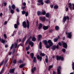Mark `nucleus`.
<instances>
[{
    "label": "nucleus",
    "mask_w": 74,
    "mask_h": 74,
    "mask_svg": "<svg viewBox=\"0 0 74 74\" xmlns=\"http://www.w3.org/2000/svg\"><path fill=\"white\" fill-rule=\"evenodd\" d=\"M48 43L49 44V45H46L47 48H49L50 47H52L53 45V43L51 40H49L48 41Z\"/></svg>",
    "instance_id": "nucleus-1"
},
{
    "label": "nucleus",
    "mask_w": 74,
    "mask_h": 74,
    "mask_svg": "<svg viewBox=\"0 0 74 74\" xmlns=\"http://www.w3.org/2000/svg\"><path fill=\"white\" fill-rule=\"evenodd\" d=\"M56 59L57 60H64V58H63V57H61V56H56Z\"/></svg>",
    "instance_id": "nucleus-2"
},
{
    "label": "nucleus",
    "mask_w": 74,
    "mask_h": 74,
    "mask_svg": "<svg viewBox=\"0 0 74 74\" xmlns=\"http://www.w3.org/2000/svg\"><path fill=\"white\" fill-rule=\"evenodd\" d=\"M67 19H69V16H67L64 17L63 18V22L64 23L66 21Z\"/></svg>",
    "instance_id": "nucleus-3"
},
{
    "label": "nucleus",
    "mask_w": 74,
    "mask_h": 74,
    "mask_svg": "<svg viewBox=\"0 0 74 74\" xmlns=\"http://www.w3.org/2000/svg\"><path fill=\"white\" fill-rule=\"evenodd\" d=\"M58 48L59 45H57V46L56 45H54L53 46L52 48V51H54V50H55L56 48V49H58Z\"/></svg>",
    "instance_id": "nucleus-4"
},
{
    "label": "nucleus",
    "mask_w": 74,
    "mask_h": 74,
    "mask_svg": "<svg viewBox=\"0 0 74 74\" xmlns=\"http://www.w3.org/2000/svg\"><path fill=\"white\" fill-rule=\"evenodd\" d=\"M66 34H67V37L69 38H70L71 37V32L69 33L68 32H66Z\"/></svg>",
    "instance_id": "nucleus-5"
},
{
    "label": "nucleus",
    "mask_w": 74,
    "mask_h": 74,
    "mask_svg": "<svg viewBox=\"0 0 74 74\" xmlns=\"http://www.w3.org/2000/svg\"><path fill=\"white\" fill-rule=\"evenodd\" d=\"M60 69H61V67L59 66L57 69V74H60L61 73V72L60 71Z\"/></svg>",
    "instance_id": "nucleus-6"
},
{
    "label": "nucleus",
    "mask_w": 74,
    "mask_h": 74,
    "mask_svg": "<svg viewBox=\"0 0 74 74\" xmlns=\"http://www.w3.org/2000/svg\"><path fill=\"white\" fill-rule=\"evenodd\" d=\"M40 21H41L42 22H44L45 21V17H40Z\"/></svg>",
    "instance_id": "nucleus-7"
},
{
    "label": "nucleus",
    "mask_w": 74,
    "mask_h": 74,
    "mask_svg": "<svg viewBox=\"0 0 74 74\" xmlns=\"http://www.w3.org/2000/svg\"><path fill=\"white\" fill-rule=\"evenodd\" d=\"M23 26L24 28H26L27 27V24L26 22L25 21H24L23 23Z\"/></svg>",
    "instance_id": "nucleus-8"
},
{
    "label": "nucleus",
    "mask_w": 74,
    "mask_h": 74,
    "mask_svg": "<svg viewBox=\"0 0 74 74\" xmlns=\"http://www.w3.org/2000/svg\"><path fill=\"white\" fill-rule=\"evenodd\" d=\"M37 58L38 60H39V59L40 61H41V60H42V57L40 56H39V55H37Z\"/></svg>",
    "instance_id": "nucleus-9"
},
{
    "label": "nucleus",
    "mask_w": 74,
    "mask_h": 74,
    "mask_svg": "<svg viewBox=\"0 0 74 74\" xmlns=\"http://www.w3.org/2000/svg\"><path fill=\"white\" fill-rule=\"evenodd\" d=\"M15 69L14 68L10 69V71H9L10 73H13L14 72V71H15Z\"/></svg>",
    "instance_id": "nucleus-10"
},
{
    "label": "nucleus",
    "mask_w": 74,
    "mask_h": 74,
    "mask_svg": "<svg viewBox=\"0 0 74 74\" xmlns=\"http://www.w3.org/2000/svg\"><path fill=\"white\" fill-rule=\"evenodd\" d=\"M62 45L64 48H67V45L66 43L65 42H63L62 44Z\"/></svg>",
    "instance_id": "nucleus-11"
},
{
    "label": "nucleus",
    "mask_w": 74,
    "mask_h": 74,
    "mask_svg": "<svg viewBox=\"0 0 74 74\" xmlns=\"http://www.w3.org/2000/svg\"><path fill=\"white\" fill-rule=\"evenodd\" d=\"M43 29L44 30H47L48 29V26H43Z\"/></svg>",
    "instance_id": "nucleus-12"
},
{
    "label": "nucleus",
    "mask_w": 74,
    "mask_h": 74,
    "mask_svg": "<svg viewBox=\"0 0 74 74\" xmlns=\"http://www.w3.org/2000/svg\"><path fill=\"white\" fill-rule=\"evenodd\" d=\"M38 3H40L41 5H43L44 4V2H43V1L42 0H38Z\"/></svg>",
    "instance_id": "nucleus-13"
},
{
    "label": "nucleus",
    "mask_w": 74,
    "mask_h": 74,
    "mask_svg": "<svg viewBox=\"0 0 74 74\" xmlns=\"http://www.w3.org/2000/svg\"><path fill=\"white\" fill-rule=\"evenodd\" d=\"M46 16L47 18H49L51 17V15L49 13H47L46 14Z\"/></svg>",
    "instance_id": "nucleus-14"
},
{
    "label": "nucleus",
    "mask_w": 74,
    "mask_h": 74,
    "mask_svg": "<svg viewBox=\"0 0 74 74\" xmlns=\"http://www.w3.org/2000/svg\"><path fill=\"white\" fill-rule=\"evenodd\" d=\"M36 67H34L33 69H32V73H34V71H36Z\"/></svg>",
    "instance_id": "nucleus-15"
},
{
    "label": "nucleus",
    "mask_w": 74,
    "mask_h": 74,
    "mask_svg": "<svg viewBox=\"0 0 74 74\" xmlns=\"http://www.w3.org/2000/svg\"><path fill=\"white\" fill-rule=\"evenodd\" d=\"M42 37V36L41 34H40L38 36V41H40L41 40V38Z\"/></svg>",
    "instance_id": "nucleus-16"
},
{
    "label": "nucleus",
    "mask_w": 74,
    "mask_h": 74,
    "mask_svg": "<svg viewBox=\"0 0 74 74\" xmlns=\"http://www.w3.org/2000/svg\"><path fill=\"white\" fill-rule=\"evenodd\" d=\"M69 7L71 10H73V7H72L71 3H69Z\"/></svg>",
    "instance_id": "nucleus-17"
},
{
    "label": "nucleus",
    "mask_w": 74,
    "mask_h": 74,
    "mask_svg": "<svg viewBox=\"0 0 74 74\" xmlns=\"http://www.w3.org/2000/svg\"><path fill=\"white\" fill-rule=\"evenodd\" d=\"M29 45H31V46L32 47L33 46V45H34V43L33 42H32V41H30L29 42Z\"/></svg>",
    "instance_id": "nucleus-18"
},
{
    "label": "nucleus",
    "mask_w": 74,
    "mask_h": 74,
    "mask_svg": "<svg viewBox=\"0 0 74 74\" xmlns=\"http://www.w3.org/2000/svg\"><path fill=\"white\" fill-rule=\"evenodd\" d=\"M43 42L45 43V45H48V42L46 40H45L43 41Z\"/></svg>",
    "instance_id": "nucleus-19"
},
{
    "label": "nucleus",
    "mask_w": 74,
    "mask_h": 74,
    "mask_svg": "<svg viewBox=\"0 0 74 74\" xmlns=\"http://www.w3.org/2000/svg\"><path fill=\"white\" fill-rule=\"evenodd\" d=\"M27 27L28 28H29V21H28V20H27Z\"/></svg>",
    "instance_id": "nucleus-20"
},
{
    "label": "nucleus",
    "mask_w": 74,
    "mask_h": 74,
    "mask_svg": "<svg viewBox=\"0 0 74 74\" xmlns=\"http://www.w3.org/2000/svg\"><path fill=\"white\" fill-rule=\"evenodd\" d=\"M42 14L43 15H45L46 14V12L44 10H42Z\"/></svg>",
    "instance_id": "nucleus-21"
},
{
    "label": "nucleus",
    "mask_w": 74,
    "mask_h": 74,
    "mask_svg": "<svg viewBox=\"0 0 74 74\" xmlns=\"http://www.w3.org/2000/svg\"><path fill=\"white\" fill-rule=\"evenodd\" d=\"M42 26V25L41 23H40L38 29H40Z\"/></svg>",
    "instance_id": "nucleus-22"
},
{
    "label": "nucleus",
    "mask_w": 74,
    "mask_h": 74,
    "mask_svg": "<svg viewBox=\"0 0 74 74\" xmlns=\"http://www.w3.org/2000/svg\"><path fill=\"white\" fill-rule=\"evenodd\" d=\"M30 55L32 59H33V58H34V54L33 53H31Z\"/></svg>",
    "instance_id": "nucleus-23"
},
{
    "label": "nucleus",
    "mask_w": 74,
    "mask_h": 74,
    "mask_svg": "<svg viewBox=\"0 0 74 74\" xmlns=\"http://www.w3.org/2000/svg\"><path fill=\"white\" fill-rule=\"evenodd\" d=\"M25 65V64H22L20 65V66H19V68H22V67H23Z\"/></svg>",
    "instance_id": "nucleus-24"
},
{
    "label": "nucleus",
    "mask_w": 74,
    "mask_h": 74,
    "mask_svg": "<svg viewBox=\"0 0 74 74\" xmlns=\"http://www.w3.org/2000/svg\"><path fill=\"white\" fill-rule=\"evenodd\" d=\"M33 60L34 63H36L37 62V61H36V57H34Z\"/></svg>",
    "instance_id": "nucleus-25"
},
{
    "label": "nucleus",
    "mask_w": 74,
    "mask_h": 74,
    "mask_svg": "<svg viewBox=\"0 0 74 74\" xmlns=\"http://www.w3.org/2000/svg\"><path fill=\"white\" fill-rule=\"evenodd\" d=\"M36 40V38L34 37V36H33L32 38V41H35Z\"/></svg>",
    "instance_id": "nucleus-26"
},
{
    "label": "nucleus",
    "mask_w": 74,
    "mask_h": 74,
    "mask_svg": "<svg viewBox=\"0 0 74 74\" xmlns=\"http://www.w3.org/2000/svg\"><path fill=\"white\" fill-rule=\"evenodd\" d=\"M53 67V65H50L49 66V71H50L51 70V69Z\"/></svg>",
    "instance_id": "nucleus-27"
},
{
    "label": "nucleus",
    "mask_w": 74,
    "mask_h": 74,
    "mask_svg": "<svg viewBox=\"0 0 74 74\" xmlns=\"http://www.w3.org/2000/svg\"><path fill=\"white\" fill-rule=\"evenodd\" d=\"M27 36H25L24 38L23 39L22 41V42H23L25 41V40H26V38Z\"/></svg>",
    "instance_id": "nucleus-28"
},
{
    "label": "nucleus",
    "mask_w": 74,
    "mask_h": 74,
    "mask_svg": "<svg viewBox=\"0 0 74 74\" xmlns=\"http://www.w3.org/2000/svg\"><path fill=\"white\" fill-rule=\"evenodd\" d=\"M42 14L41 12H37V14L38 15H41Z\"/></svg>",
    "instance_id": "nucleus-29"
},
{
    "label": "nucleus",
    "mask_w": 74,
    "mask_h": 74,
    "mask_svg": "<svg viewBox=\"0 0 74 74\" xmlns=\"http://www.w3.org/2000/svg\"><path fill=\"white\" fill-rule=\"evenodd\" d=\"M55 29L56 30H58L59 29V27L58 26H56L55 27Z\"/></svg>",
    "instance_id": "nucleus-30"
},
{
    "label": "nucleus",
    "mask_w": 74,
    "mask_h": 74,
    "mask_svg": "<svg viewBox=\"0 0 74 74\" xmlns=\"http://www.w3.org/2000/svg\"><path fill=\"white\" fill-rule=\"evenodd\" d=\"M12 7L13 10H15V6L14 5H12Z\"/></svg>",
    "instance_id": "nucleus-31"
},
{
    "label": "nucleus",
    "mask_w": 74,
    "mask_h": 74,
    "mask_svg": "<svg viewBox=\"0 0 74 74\" xmlns=\"http://www.w3.org/2000/svg\"><path fill=\"white\" fill-rule=\"evenodd\" d=\"M1 42L3 43V44H4L5 42V40H4V39H2L1 40Z\"/></svg>",
    "instance_id": "nucleus-32"
},
{
    "label": "nucleus",
    "mask_w": 74,
    "mask_h": 74,
    "mask_svg": "<svg viewBox=\"0 0 74 74\" xmlns=\"http://www.w3.org/2000/svg\"><path fill=\"white\" fill-rule=\"evenodd\" d=\"M40 56H45V54L44 53H41L40 54Z\"/></svg>",
    "instance_id": "nucleus-33"
},
{
    "label": "nucleus",
    "mask_w": 74,
    "mask_h": 74,
    "mask_svg": "<svg viewBox=\"0 0 74 74\" xmlns=\"http://www.w3.org/2000/svg\"><path fill=\"white\" fill-rule=\"evenodd\" d=\"M39 47L40 49H41V42H40L39 43Z\"/></svg>",
    "instance_id": "nucleus-34"
},
{
    "label": "nucleus",
    "mask_w": 74,
    "mask_h": 74,
    "mask_svg": "<svg viewBox=\"0 0 74 74\" xmlns=\"http://www.w3.org/2000/svg\"><path fill=\"white\" fill-rule=\"evenodd\" d=\"M14 27L15 29H16V28L18 27V25H17V24H14Z\"/></svg>",
    "instance_id": "nucleus-35"
},
{
    "label": "nucleus",
    "mask_w": 74,
    "mask_h": 74,
    "mask_svg": "<svg viewBox=\"0 0 74 74\" xmlns=\"http://www.w3.org/2000/svg\"><path fill=\"white\" fill-rule=\"evenodd\" d=\"M3 36H4V37L5 38V39H7V35H6V34H4Z\"/></svg>",
    "instance_id": "nucleus-36"
},
{
    "label": "nucleus",
    "mask_w": 74,
    "mask_h": 74,
    "mask_svg": "<svg viewBox=\"0 0 74 74\" xmlns=\"http://www.w3.org/2000/svg\"><path fill=\"white\" fill-rule=\"evenodd\" d=\"M58 38H55L54 39V42H56L57 41H58Z\"/></svg>",
    "instance_id": "nucleus-37"
},
{
    "label": "nucleus",
    "mask_w": 74,
    "mask_h": 74,
    "mask_svg": "<svg viewBox=\"0 0 74 74\" xmlns=\"http://www.w3.org/2000/svg\"><path fill=\"white\" fill-rule=\"evenodd\" d=\"M25 16H28V15H29V12H27L25 13Z\"/></svg>",
    "instance_id": "nucleus-38"
},
{
    "label": "nucleus",
    "mask_w": 74,
    "mask_h": 74,
    "mask_svg": "<svg viewBox=\"0 0 74 74\" xmlns=\"http://www.w3.org/2000/svg\"><path fill=\"white\" fill-rule=\"evenodd\" d=\"M29 48H30V46L29 45H28V47L26 48V50H27V51H28V50L29 49Z\"/></svg>",
    "instance_id": "nucleus-39"
},
{
    "label": "nucleus",
    "mask_w": 74,
    "mask_h": 74,
    "mask_svg": "<svg viewBox=\"0 0 74 74\" xmlns=\"http://www.w3.org/2000/svg\"><path fill=\"white\" fill-rule=\"evenodd\" d=\"M22 13L23 15H24V14H25V13H26V12L24 11H23L22 12Z\"/></svg>",
    "instance_id": "nucleus-40"
},
{
    "label": "nucleus",
    "mask_w": 74,
    "mask_h": 74,
    "mask_svg": "<svg viewBox=\"0 0 74 74\" xmlns=\"http://www.w3.org/2000/svg\"><path fill=\"white\" fill-rule=\"evenodd\" d=\"M18 63H23V61L22 60H19L18 61Z\"/></svg>",
    "instance_id": "nucleus-41"
},
{
    "label": "nucleus",
    "mask_w": 74,
    "mask_h": 74,
    "mask_svg": "<svg viewBox=\"0 0 74 74\" xmlns=\"http://www.w3.org/2000/svg\"><path fill=\"white\" fill-rule=\"evenodd\" d=\"M10 12L12 14H14V11L12 9H11L10 10Z\"/></svg>",
    "instance_id": "nucleus-42"
},
{
    "label": "nucleus",
    "mask_w": 74,
    "mask_h": 74,
    "mask_svg": "<svg viewBox=\"0 0 74 74\" xmlns=\"http://www.w3.org/2000/svg\"><path fill=\"white\" fill-rule=\"evenodd\" d=\"M54 8L55 9H57V8H58V6L57 5H55L54 6Z\"/></svg>",
    "instance_id": "nucleus-43"
},
{
    "label": "nucleus",
    "mask_w": 74,
    "mask_h": 74,
    "mask_svg": "<svg viewBox=\"0 0 74 74\" xmlns=\"http://www.w3.org/2000/svg\"><path fill=\"white\" fill-rule=\"evenodd\" d=\"M49 2H50V1L48 0L46 1L45 3L47 4H48V3H49Z\"/></svg>",
    "instance_id": "nucleus-44"
},
{
    "label": "nucleus",
    "mask_w": 74,
    "mask_h": 74,
    "mask_svg": "<svg viewBox=\"0 0 74 74\" xmlns=\"http://www.w3.org/2000/svg\"><path fill=\"white\" fill-rule=\"evenodd\" d=\"M8 60V58H7L6 60H5L4 63H7V62Z\"/></svg>",
    "instance_id": "nucleus-45"
},
{
    "label": "nucleus",
    "mask_w": 74,
    "mask_h": 74,
    "mask_svg": "<svg viewBox=\"0 0 74 74\" xmlns=\"http://www.w3.org/2000/svg\"><path fill=\"white\" fill-rule=\"evenodd\" d=\"M14 44H12L10 47V49L11 50L12 49V48L13 47H14Z\"/></svg>",
    "instance_id": "nucleus-46"
},
{
    "label": "nucleus",
    "mask_w": 74,
    "mask_h": 74,
    "mask_svg": "<svg viewBox=\"0 0 74 74\" xmlns=\"http://www.w3.org/2000/svg\"><path fill=\"white\" fill-rule=\"evenodd\" d=\"M16 63V60H15L13 61V63H14V64H15Z\"/></svg>",
    "instance_id": "nucleus-47"
},
{
    "label": "nucleus",
    "mask_w": 74,
    "mask_h": 74,
    "mask_svg": "<svg viewBox=\"0 0 74 74\" xmlns=\"http://www.w3.org/2000/svg\"><path fill=\"white\" fill-rule=\"evenodd\" d=\"M4 71V70H3V69H2L1 72H0V74H2V73H3V72Z\"/></svg>",
    "instance_id": "nucleus-48"
},
{
    "label": "nucleus",
    "mask_w": 74,
    "mask_h": 74,
    "mask_svg": "<svg viewBox=\"0 0 74 74\" xmlns=\"http://www.w3.org/2000/svg\"><path fill=\"white\" fill-rule=\"evenodd\" d=\"M72 69L74 70V63L72 64Z\"/></svg>",
    "instance_id": "nucleus-49"
},
{
    "label": "nucleus",
    "mask_w": 74,
    "mask_h": 74,
    "mask_svg": "<svg viewBox=\"0 0 74 74\" xmlns=\"http://www.w3.org/2000/svg\"><path fill=\"white\" fill-rule=\"evenodd\" d=\"M4 61L3 60L2 62L0 64V66H2V65L3 64V63H4Z\"/></svg>",
    "instance_id": "nucleus-50"
},
{
    "label": "nucleus",
    "mask_w": 74,
    "mask_h": 74,
    "mask_svg": "<svg viewBox=\"0 0 74 74\" xmlns=\"http://www.w3.org/2000/svg\"><path fill=\"white\" fill-rule=\"evenodd\" d=\"M16 33V32L15 31H14V32H13V34L12 35V36H14V34H15Z\"/></svg>",
    "instance_id": "nucleus-51"
},
{
    "label": "nucleus",
    "mask_w": 74,
    "mask_h": 74,
    "mask_svg": "<svg viewBox=\"0 0 74 74\" xmlns=\"http://www.w3.org/2000/svg\"><path fill=\"white\" fill-rule=\"evenodd\" d=\"M17 45H18V44H17V43H16L15 44V48H16V47H17Z\"/></svg>",
    "instance_id": "nucleus-52"
},
{
    "label": "nucleus",
    "mask_w": 74,
    "mask_h": 74,
    "mask_svg": "<svg viewBox=\"0 0 74 74\" xmlns=\"http://www.w3.org/2000/svg\"><path fill=\"white\" fill-rule=\"evenodd\" d=\"M62 51L63 52H64L66 51V49H62Z\"/></svg>",
    "instance_id": "nucleus-53"
},
{
    "label": "nucleus",
    "mask_w": 74,
    "mask_h": 74,
    "mask_svg": "<svg viewBox=\"0 0 74 74\" xmlns=\"http://www.w3.org/2000/svg\"><path fill=\"white\" fill-rule=\"evenodd\" d=\"M68 10H69V9L68 8H66L65 9L66 11H68Z\"/></svg>",
    "instance_id": "nucleus-54"
},
{
    "label": "nucleus",
    "mask_w": 74,
    "mask_h": 74,
    "mask_svg": "<svg viewBox=\"0 0 74 74\" xmlns=\"http://www.w3.org/2000/svg\"><path fill=\"white\" fill-rule=\"evenodd\" d=\"M28 42H29V40H27L26 41V42H25V45H27V43H28Z\"/></svg>",
    "instance_id": "nucleus-55"
},
{
    "label": "nucleus",
    "mask_w": 74,
    "mask_h": 74,
    "mask_svg": "<svg viewBox=\"0 0 74 74\" xmlns=\"http://www.w3.org/2000/svg\"><path fill=\"white\" fill-rule=\"evenodd\" d=\"M45 61L46 62V63H48V59L47 58H46L45 59Z\"/></svg>",
    "instance_id": "nucleus-56"
},
{
    "label": "nucleus",
    "mask_w": 74,
    "mask_h": 74,
    "mask_svg": "<svg viewBox=\"0 0 74 74\" xmlns=\"http://www.w3.org/2000/svg\"><path fill=\"white\" fill-rule=\"evenodd\" d=\"M16 11L17 12H19V9L18 8H17L16 9Z\"/></svg>",
    "instance_id": "nucleus-57"
},
{
    "label": "nucleus",
    "mask_w": 74,
    "mask_h": 74,
    "mask_svg": "<svg viewBox=\"0 0 74 74\" xmlns=\"http://www.w3.org/2000/svg\"><path fill=\"white\" fill-rule=\"evenodd\" d=\"M58 44L59 45H60V46H61L62 45V43H61L60 42L58 43Z\"/></svg>",
    "instance_id": "nucleus-58"
},
{
    "label": "nucleus",
    "mask_w": 74,
    "mask_h": 74,
    "mask_svg": "<svg viewBox=\"0 0 74 74\" xmlns=\"http://www.w3.org/2000/svg\"><path fill=\"white\" fill-rule=\"evenodd\" d=\"M25 7H22V9L23 10H25Z\"/></svg>",
    "instance_id": "nucleus-59"
},
{
    "label": "nucleus",
    "mask_w": 74,
    "mask_h": 74,
    "mask_svg": "<svg viewBox=\"0 0 74 74\" xmlns=\"http://www.w3.org/2000/svg\"><path fill=\"white\" fill-rule=\"evenodd\" d=\"M26 4L25 3V2H24L23 4V5H24V6H25V5H26Z\"/></svg>",
    "instance_id": "nucleus-60"
},
{
    "label": "nucleus",
    "mask_w": 74,
    "mask_h": 74,
    "mask_svg": "<svg viewBox=\"0 0 74 74\" xmlns=\"http://www.w3.org/2000/svg\"><path fill=\"white\" fill-rule=\"evenodd\" d=\"M72 5H73V6L72 8H73V9L74 10V3H73Z\"/></svg>",
    "instance_id": "nucleus-61"
},
{
    "label": "nucleus",
    "mask_w": 74,
    "mask_h": 74,
    "mask_svg": "<svg viewBox=\"0 0 74 74\" xmlns=\"http://www.w3.org/2000/svg\"><path fill=\"white\" fill-rule=\"evenodd\" d=\"M4 6H6L7 5V3L5 2L4 3Z\"/></svg>",
    "instance_id": "nucleus-62"
},
{
    "label": "nucleus",
    "mask_w": 74,
    "mask_h": 74,
    "mask_svg": "<svg viewBox=\"0 0 74 74\" xmlns=\"http://www.w3.org/2000/svg\"><path fill=\"white\" fill-rule=\"evenodd\" d=\"M14 52H15V49H14L13 50V54H14Z\"/></svg>",
    "instance_id": "nucleus-63"
},
{
    "label": "nucleus",
    "mask_w": 74,
    "mask_h": 74,
    "mask_svg": "<svg viewBox=\"0 0 74 74\" xmlns=\"http://www.w3.org/2000/svg\"><path fill=\"white\" fill-rule=\"evenodd\" d=\"M53 74H56V73H55V71H53Z\"/></svg>",
    "instance_id": "nucleus-64"
}]
</instances>
